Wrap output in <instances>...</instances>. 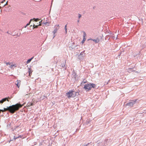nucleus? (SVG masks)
Listing matches in <instances>:
<instances>
[{"label": "nucleus", "mask_w": 146, "mask_h": 146, "mask_svg": "<svg viewBox=\"0 0 146 146\" xmlns=\"http://www.w3.org/2000/svg\"><path fill=\"white\" fill-rule=\"evenodd\" d=\"M39 24L38 25H35L34 24V25H33V29L35 28H38V26H40L41 25V24H40V22H39Z\"/></svg>", "instance_id": "nucleus-11"}, {"label": "nucleus", "mask_w": 146, "mask_h": 146, "mask_svg": "<svg viewBox=\"0 0 146 146\" xmlns=\"http://www.w3.org/2000/svg\"><path fill=\"white\" fill-rule=\"evenodd\" d=\"M34 19L35 20V21H37L38 20V19Z\"/></svg>", "instance_id": "nucleus-21"}, {"label": "nucleus", "mask_w": 146, "mask_h": 146, "mask_svg": "<svg viewBox=\"0 0 146 146\" xmlns=\"http://www.w3.org/2000/svg\"><path fill=\"white\" fill-rule=\"evenodd\" d=\"M136 101V100H131V102H130L129 103H128L127 104V105H128V106H133V105L135 103Z\"/></svg>", "instance_id": "nucleus-6"}, {"label": "nucleus", "mask_w": 146, "mask_h": 146, "mask_svg": "<svg viewBox=\"0 0 146 146\" xmlns=\"http://www.w3.org/2000/svg\"><path fill=\"white\" fill-rule=\"evenodd\" d=\"M8 98H9V99H10V98H3L0 101V104L1 103L2 104L4 102H5L6 101H7L8 102L9 101V100L8 99Z\"/></svg>", "instance_id": "nucleus-5"}, {"label": "nucleus", "mask_w": 146, "mask_h": 146, "mask_svg": "<svg viewBox=\"0 0 146 146\" xmlns=\"http://www.w3.org/2000/svg\"><path fill=\"white\" fill-rule=\"evenodd\" d=\"M5 0H4L3 1H2L1 2V3H3L4 2V1H5Z\"/></svg>", "instance_id": "nucleus-22"}, {"label": "nucleus", "mask_w": 146, "mask_h": 146, "mask_svg": "<svg viewBox=\"0 0 146 146\" xmlns=\"http://www.w3.org/2000/svg\"><path fill=\"white\" fill-rule=\"evenodd\" d=\"M92 40H93L94 42H95L96 43H98L99 42L100 40L99 39H90Z\"/></svg>", "instance_id": "nucleus-10"}, {"label": "nucleus", "mask_w": 146, "mask_h": 146, "mask_svg": "<svg viewBox=\"0 0 146 146\" xmlns=\"http://www.w3.org/2000/svg\"><path fill=\"white\" fill-rule=\"evenodd\" d=\"M16 82L17 83H16V85L17 87L19 88L21 85V81L20 80H17Z\"/></svg>", "instance_id": "nucleus-7"}, {"label": "nucleus", "mask_w": 146, "mask_h": 146, "mask_svg": "<svg viewBox=\"0 0 146 146\" xmlns=\"http://www.w3.org/2000/svg\"><path fill=\"white\" fill-rule=\"evenodd\" d=\"M33 57H32L31 58L28 59L27 62V63L28 64L30 63L31 61L33 59Z\"/></svg>", "instance_id": "nucleus-12"}, {"label": "nucleus", "mask_w": 146, "mask_h": 146, "mask_svg": "<svg viewBox=\"0 0 146 146\" xmlns=\"http://www.w3.org/2000/svg\"><path fill=\"white\" fill-rule=\"evenodd\" d=\"M78 94L77 92H74L73 90H70L66 93V95L68 98H69L71 97H74Z\"/></svg>", "instance_id": "nucleus-3"}, {"label": "nucleus", "mask_w": 146, "mask_h": 146, "mask_svg": "<svg viewBox=\"0 0 146 146\" xmlns=\"http://www.w3.org/2000/svg\"><path fill=\"white\" fill-rule=\"evenodd\" d=\"M55 28V30H56V31L59 29V25H56L54 26Z\"/></svg>", "instance_id": "nucleus-9"}, {"label": "nucleus", "mask_w": 146, "mask_h": 146, "mask_svg": "<svg viewBox=\"0 0 146 146\" xmlns=\"http://www.w3.org/2000/svg\"><path fill=\"white\" fill-rule=\"evenodd\" d=\"M23 105L17 103L15 105H13L9 107H7V108H4V110H0V113L1 111L3 112L8 111L10 113H13L15 111L18 110L20 108L23 106Z\"/></svg>", "instance_id": "nucleus-1"}, {"label": "nucleus", "mask_w": 146, "mask_h": 146, "mask_svg": "<svg viewBox=\"0 0 146 146\" xmlns=\"http://www.w3.org/2000/svg\"><path fill=\"white\" fill-rule=\"evenodd\" d=\"M57 31L56 30H54V31H53L52 33L54 34H55Z\"/></svg>", "instance_id": "nucleus-17"}, {"label": "nucleus", "mask_w": 146, "mask_h": 146, "mask_svg": "<svg viewBox=\"0 0 146 146\" xmlns=\"http://www.w3.org/2000/svg\"><path fill=\"white\" fill-rule=\"evenodd\" d=\"M33 105H34V104H33V103H29V104L28 106L29 107H30V106H33Z\"/></svg>", "instance_id": "nucleus-13"}, {"label": "nucleus", "mask_w": 146, "mask_h": 146, "mask_svg": "<svg viewBox=\"0 0 146 146\" xmlns=\"http://www.w3.org/2000/svg\"><path fill=\"white\" fill-rule=\"evenodd\" d=\"M5 64L7 66L9 65V68L11 69H14V68H16L17 67V65L16 64H13L12 62H6Z\"/></svg>", "instance_id": "nucleus-4"}, {"label": "nucleus", "mask_w": 146, "mask_h": 146, "mask_svg": "<svg viewBox=\"0 0 146 146\" xmlns=\"http://www.w3.org/2000/svg\"><path fill=\"white\" fill-rule=\"evenodd\" d=\"M19 137H21V136H19L18 137H16V138H15V139H17V138H19Z\"/></svg>", "instance_id": "nucleus-23"}, {"label": "nucleus", "mask_w": 146, "mask_h": 146, "mask_svg": "<svg viewBox=\"0 0 146 146\" xmlns=\"http://www.w3.org/2000/svg\"><path fill=\"white\" fill-rule=\"evenodd\" d=\"M33 71L31 70V69L29 68L28 70V72L29 73V76H31V75L32 74Z\"/></svg>", "instance_id": "nucleus-8"}, {"label": "nucleus", "mask_w": 146, "mask_h": 146, "mask_svg": "<svg viewBox=\"0 0 146 146\" xmlns=\"http://www.w3.org/2000/svg\"><path fill=\"white\" fill-rule=\"evenodd\" d=\"M78 17H79V18H80L82 16L80 14H78Z\"/></svg>", "instance_id": "nucleus-19"}, {"label": "nucleus", "mask_w": 146, "mask_h": 146, "mask_svg": "<svg viewBox=\"0 0 146 146\" xmlns=\"http://www.w3.org/2000/svg\"><path fill=\"white\" fill-rule=\"evenodd\" d=\"M79 20L78 21V22H79Z\"/></svg>", "instance_id": "nucleus-24"}, {"label": "nucleus", "mask_w": 146, "mask_h": 146, "mask_svg": "<svg viewBox=\"0 0 146 146\" xmlns=\"http://www.w3.org/2000/svg\"><path fill=\"white\" fill-rule=\"evenodd\" d=\"M86 34L85 32H83V38H85L86 36Z\"/></svg>", "instance_id": "nucleus-14"}, {"label": "nucleus", "mask_w": 146, "mask_h": 146, "mask_svg": "<svg viewBox=\"0 0 146 146\" xmlns=\"http://www.w3.org/2000/svg\"><path fill=\"white\" fill-rule=\"evenodd\" d=\"M32 20V19H31V20H30V21L29 23H28V24H27V25H26V26L25 27H26L27 26H28V25H29L30 23V22H31V21Z\"/></svg>", "instance_id": "nucleus-15"}, {"label": "nucleus", "mask_w": 146, "mask_h": 146, "mask_svg": "<svg viewBox=\"0 0 146 146\" xmlns=\"http://www.w3.org/2000/svg\"><path fill=\"white\" fill-rule=\"evenodd\" d=\"M67 25H66L65 26V29L66 33H67V29H66Z\"/></svg>", "instance_id": "nucleus-18"}, {"label": "nucleus", "mask_w": 146, "mask_h": 146, "mask_svg": "<svg viewBox=\"0 0 146 146\" xmlns=\"http://www.w3.org/2000/svg\"><path fill=\"white\" fill-rule=\"evenodd\" d=\"M85 40H86L85 38H83V40L82 41V43H84Z\"/></svg>", "instance_id": "nucleus-16"}, {"label": "nucleus", "mask_w": 146, "mask_h": 146, "mask_svg": "<svg viewBox=\"0 0 146 146\" xmlns=\"http://www.w3.org/2000/svg\"><path fill=\"white\" fill-rule=\"evenodd\" d=\"M8 1H7L6 2V4L4 5L3 6H5L7 5V4H8Z\"/></svg>", "instance_id": "nucleus-20"}, {"label": "nucleus", "mask_w": 146, "mask_h": 146, "mask_svg": "<svg viewBox=\"0 0 146 146\" xmlns=\"http://www.w3.org/2000/svg\"><path fill=\"white\" fill-rule=\"evenodd\" d=\"M96 87L95 84L90 83L85 84L84 88L86 91H88L91 90L92 88H95Z\"/></svg>", "instance_id": "nucleus-2"}, {"label": "nucleus", "mask_w": 146, "mask_h": 146, "mask_svg": "<svg viewBox=\"0 0 146 146\" xmlns=\"http://www.w3.org/2000/svg\"><path fill=\"white\" fill-rule=\"evenodd\" d=\"M1 7L0 6V8H1Z\"/></svg>", "instance_id": "nucleus-25"}]
</instances>
